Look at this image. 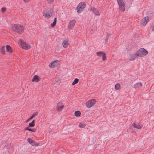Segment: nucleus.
Here are the masks:
<instances>
[{"instance_id": "1", "label": "nucleus", "mask_w": 154, "mask_h": 154, "mask_svg": "<svg viewBox=\"0 0 154 154\" xmlns=\"http://www.w3.org/2000/svg\"><path fill=\"white\" fill-rule=\"evenodd\" d=\"M11 29L14 32H15L19 34L22 33L24 31V27L21 25L12 24L11 26Z\"/></svg>"}, {"instance_id": "2", "label": "nucleus", "mask_w": 154, "mask_h": 154, "mask_svg": "<svg viewBox=\"0 0 154 154\" xmlns=\"http://www.w3.org/2000/svg\"><path fill=\"white\" fill-rule=\"evenodd\" d=\"M148 51L143 48H140L136 52V54L140 57L146 56L148 54Z\"/></svg>"}, {"instance_id": "3", "label": "nucleus", "mask_w": 154, "mask_h": 154, "mask_svg": "<svg viewBox=\"0 0 154 154\" xmlns=\"http://www.w3.org/2000/svg\"><path fill=\"white\" fill-rule=\"evenodd\" d=\"M52 11L50 8L45 10L43 12V15L46 18L48 19L52 16Z\"/></svg>"}, {"instance_id": "4", "label": "nucleus", "mask_w": 154, "mask_h": 154, "mask_svg": "<svg viewBox=\"0 0 154 154\" xmlns=\"http://www.w3.org/2000/svg\"><path fill=\"white\" fill-rule=\"evenodd\" d=\"M86 6V5L85 2H82L80 3L77 7V12L79 13H81Z\"/></svg>"}, {"instance_id": "5", "label": "nucleus", "mask_w": 154, "mask_h": 154, "mask_svg": "<svg viewBox=\"0 0 154 154\" xmlns=\"http://www.w3.org/2000/svg\"><path fill=\"white\" fill-rule=\"evenodd\" d=\"M96 101L95 99H91L87 102L86 106L87 107L90 108L93 106L96 103Z\"/></svg>"}, {"instance_id": "6", "label": "nucleus", "mask_w": 154, "mask_h": 154, "mask_svg": "<svg viewBox=\"0 0 154 154\" xmlns=\"http://www.w3.org/2000/svg\"><path fill=\"white\" fill-rule=\"evenodd\" d=\"M120 10L122 11L125 10V4L123 0H117Z\"/></svg>"}, {"instance_id": "7", "label": "nucleus", "mask_w": 154, "mask_h": 154, "mask_svg": "<svg viewBox=\"0 0 154 154\" xmlns=\"http://www.w3.org/2000/svg\"><path fill=\"white\" fill-rule=\"evenodd\" d=\"M20 41H21V44L23 49L26 50L30 48L31 46L29 44L26 43L22 39H20Z\"/></svg>"}, {"instance_id": "8", "label": "nucleus", "mask_w": 154, "mask_h": 154, "mask_svg": "<svg viewBox=\"0 0 154 154\" xmlns=\"http://www.w3.org/2000/svg\"><path fill=\"white\" fill-rule=\"evenodd\" d=\"M60 62L58 60H55L53 61L51 63L49 64V67L51 68H54V67L59 65Z\"/></svg>"}, {"instance_id": "9", "label": "nucleus", "mask_w": 154, "mask_h": 154, "mask_svg": "<svg viewBox=\"0 0 154 154\" xmlns=\"http://www.w3.org/2000/svg\"><path fill=\"white\" fill-rule=\"evenodd\" d=\"M96 54L99 56L102 57V60L103 61H104L106 58V54L103 52L101 51H99L97 52Z\"/></svg>"}, {"instance_id": "10", "label": "nucleus", "mask_w": 154, "mask_h": 154, "mask_svg": "<svg viewBox=\"0 0 154 154\" xmlns=\"http://www.w3.org/2000/svg\"><path fill=\"white\" fill-rule=\"evenodd\" d=\"M149 20V17L148 16L145 17L143 19L141 20L140 21L141 24L143 26L146 25Z\"/></svg>"}, {"instance_id": "11", "label": "nucleus", "mask_w": 154, "mask_h": 154, "mask_svg": "<svg viewBox=\"0 0 154 154\" xmlns=\"http://www.w3.org/2000/svg\"><path fill=\"white\" fill-rule=\"evenodd\" d=\"M76 21L75 20H73L70 21L68 25V28L69 29H71L73 28Z\"/></svg>"}, {"instance_id": "12", "label": "nucleus", "mask_w": 154, "mask_h": 154, "mask_svg": "<svg viewBox=\"0 0 154 154\" xmlns=\"http://www.w3.org/2000/svg\"><path fill=\"white\" fill-rule=\"evenodd\" d=\"M90 10L92 11L96 16H99L100 15L99 10L96 8H95L94 7H91L90 8Z\"/></svg>"}, {"instance_id": "13", "label": "nucleus", "mask_w": 154, "mask_h": 154, "mask_svg": "<svg viewBox=\"0 0 154 154\" xmlns=\"http://www.w3.org/2000/svg\"><path fill=\"white\" fill-rule=\"evenodd\" d=\"M64 106V105H63L61 102H59L57 104V109L58 111H61L63 108Z\"/></svg>"}, {"instance_id": "14", "label": "nucleus", "mask_w": 154, "mask_h": 154, "mask_svg": "<svg viewBox=\"0 0 154 154\" xmlns=\"http://www.w3.org/2000/svg\"><path fill=\"white\" fill-rule=\"evenodd\" d=\"M27 140L30 144L33 146H36L38 145V143L32 140L30 138H28L27 139Z\"/></svg>"}, {"instance_id": "15", "label": "nucleus", "mask_w": 154, "mask_h": 154, "mask_svg": "<svg viewBox=\"0 0 154 154\" xmlns=\"http://www.w3.org/2000/svg\"><path fill=\"white\" fill-rule=\"evenodd\" d=\"M133 126L137 129H141L143 127V125L140 123H133L132 125Z\"/></svg>"}, {"instance_id": "16", "label": "nucleus", "mask_w": 154, "mask_h": 154, "mask_svg": "<svg viewBox=\"0 0 154 154\" xmlns=\"http://www.w3.org/2000/svg\"><path fill=\"white\" fill-rule=\"evenodd\" d=\"M40 80L39 77L37 75L34 76L32 79V82H38Z\"/></svg>"}, {"instance_id": "17", "label": "nucleus", "mask_w": 154, "mask_h": 154, "mask_svg": "<svg viewBox=\"0 0 154 154\" xmlns=\"http://www.w3.org/2000/svg\"><path fill=\"white\" fill-rule=\"evenodd\" d=\"M6 51L10 53H11L13 52V51L11 46L9 45H7L6 46Z\"/></svg>"}, {"instance_id": "18", "label": "nucleus", "mask_w": 154, "mask_h": 154, "mask_svg": "<svg viewBox=\"0 0 154 154\" xmlns=\"http://www.w3.org/2000/svg\"><path fill=\"white\" fill-rule=\"evenodd\" d=\"M142 86V84L140 82H138L135 84L134 85L133 88H140Z\"/></svg>"}, {"instance_id": "19", "label": "nucleus", "mask_w": 154, "mask_h": 154, "mask_svg": "<svg viewBox=\"0 0 154 154\" xmlns=\"http://www.w3.org/2000/svg\"><path fill=\"white\" fill-rule=\"evenodd\" d=\"M137 56H138L136 54H136L131 56V58H129V60L131 61H133L136 59L137 58Z\"/></svg>"}, {"instance_id": "20", "label": "nucleus", "mask_w": 154, "mask_h": 154, "mask_svg": "<svg viewBox=\"0 0 154 154\" xmlns=\"http://www.w3.org/2000/svg\"><path fill=\"white\" fill-rule=\"evenodd\" d=\"M63 46L64 48H66L69 45V43L68 41L67 40H65L63 41L62 43Z\"/></svg>"}, {"instance_id": "21", "label": "nucleus", "mask_w": 154, "mask_h": 154, "mask_svg": "<svg viewBox=\"0 0 154 154\" xmlns=\"http://www.w3.org/2000/svg\"><path fill=\"white\" fill-rule=\"evenodd\" d=\"M5 47L4 46L2 47L0 49V51L3 54H5Z\"/></svg>"}, {"instance_id": "22", "label": "nucleus", "mask_w": 154, "mask_h": 154, "mask_svg": "<svg viewBox=\"0 0 154 154\" xmlns=\"http://www.w3.org/2000/svg\"><path fill=\"white\" fill-rule=\"evenodd\" d=\"M56 20L57 18H54V21L51 24V27H53L55 26L56 23Z\"/></svg>"}, {"instance_id": "23", "label": "nucleus", "mask_w": 154, "mask_h": 154, "mask_svg": "<svg viewBox=\"0 0 154 154\" xmlns=\"http://www.w3.org/2000/svg\"><path fill=\"white\" fill-rule=\"evenodd\" d=\"M75 116L79 117L81 115V112L79 111H76L74 113Z\"/></svg>"}, {"instance_id": "24", "label": "nucleus", "mask_w": 154, "mask_h": 154, "mask_svg": "<svg viewBox=\"0 0 154 154\" xmlns=\"http://www.w3.org/2000/svg\"><path fill=\"white\" fill-rule=\"evenodd\" d=\"M35 122L34 120H33L30 123L29 125V126L30 127H33L35 126Z\"/></svg>"}, {"instance_id": "25", "label": "nucleus", "mask_w": 154, "mask_h": 154, "mask_svg": "<svg viewBox=\"0 0 154 154\" xmlns=\"http://www.w3.org/2000/svg\"><path fill=\"white\" fill-rule=\"evenodd\" d=\"M120 84L119 83L116 84L115 86V88L116 90H118L120 88Z\"/></svg>"}, {"instance_id": "26", "label": "nucleus", "mask_w": 154, "mask_h": 154, "mask_svg": "<svg viewBox=\"0 0 154 154\" xmlns=\"http://www.w3.org/2000/svg\"><path fill=\"white\" fill-rule=\"evenodd\" d=\"M78 82H79L78 79L77 78H75L74 79V81L72 83V85H74L75 84H77V83H78Z\"/></svg>"}, {"instance_id": "27", "label": "nucleus", "mask_w": 154, "mask_h": 154, "mask_svg": "<svg viewBox=\"0 0 154 154\" xmlns=\"http://www.w3.org/2000/svg\"><path fill=\"white\" fill-rule=\"evenodd\" d=\"M38 113L37 112H34L32 115L31 116V118H33L37 115Z\"/></svg>"}, {"instance_id": "28", "label": "nucleus", "mask_w": 154, "mask_h": 154, "mask_svg": "<svg viewBox=\"0 0 154 154\" xmlns=\"http://www.w3.org/2000/svg\"><path fill=\"white\" fill-rule=\"evenodd\" d=\"M109 35H110V34L109 33H107L106 36V38H105L106 41H107L108 40L109 38Z\"/></svg>"}, {"instance_id": "29", "label": "nucleus", "mask_w": 154, "mask_h": 154, "mask_svg": "<svg viewBox=\"0 0 154 154\" xmlns=\"http://www.w3.org/2000/svg\"><path fill=\"white\" fill-rule=\"evenodd\" d=\"M79 126L80 127L82 128H84L85 127V125L83 124L82 123H79Z\"/></svg>"}, {"instance_id": "30", "label": "nucleus", "mask_w": 154, "mask_h": 154, "mask_svg": "<svg viewBox=\"0 0 154 154\" xmlns=\"http://www.w3.org/2000/svg\"><path fill=\"white\" fill-rule=\"evenodd\" d=\"M48 2V3L51 4L53 3L54 1V0H47Z\"/></svg>"}, {"instance_id": "31", "label": "nucleus", "mask_w": 154, "mask_h": 154, "mask_svg": "<svg viewBox=\"0 0 154 154\" xmlns=\"http://www.w3.org/2000/svg\"><path fill=\"white\" fill-rule=\"evenodd\" d=\"M2 11L3 12H5L6 10V8L5 7H3L1 9Z\"/></svg>"}, {"instance_id": "32", "label": "nucleus", "mask_w": 154, "mask_h": 154, "mask_svg": "<svg viewBox=\"0 0 154 154\" xmlns=\"http://www.w3.org/2000/svg\"><path fill=\"white\" fill-rule=\"evenodd\" d=\"M29 131L33 132H35L36 131V130L35 128L30 129Z\"/></svg>"}, {"instance_id": "33", "label": "nucleus", "mask_w": 154, "mask_h": 154, "mask_svg": "<svg viewBox=\"0 0 154 154\" xmlns=\"http://www.w3.org/2000/svg\"><path fill=\"white\" fill-rule=\"evenodd\" d=\"M30 129V128H29L28 127H27L26 128H25V130H26L29 131Z\"/></svg>"}, {"instance_id": "34", "label": "nucleus", "mask_w": 154, "mask_h": 154, "mask_svg": "<svg viewBox=\"0 0 154 154\" xmlns=\"http://www.w3.org/2000/svg\"><path fill=\"white\" fill-rule=\"evenodd\" d=\"M151 28L152 31H154V24L151 27Z\"/></svg>"}, {"instance_id": "35", "label": "nucleus", "mask_w": 154, "mask_h": 154, "mask_svg": "<svg viewBox=\"0 0 154 154\" xmlns=\"http://www.w3.org/2000/svg\"><path fill=\"white\" fill-rule=\"evenodd\" d=\"M30 0H24V2L25 3L28 2Z\"/></svg>"}, {"instance_id": "36", "label": "nucleus", "mask_w": 154, "mask_h": 154, "mask_svg": "<svg viewBox=\"0 0 154 154\" xmlns=\"http://www.w3.org/2000/svg\"><path fill=\"white\" fill-rule=\"evenodd\" d=\"M32 119V118H31V117H30L27 120V122L29 121L31 119Z\"/></svg>"}]
</instances>
